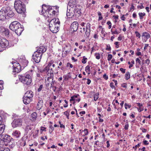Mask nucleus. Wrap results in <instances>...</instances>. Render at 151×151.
<instances>
[{
    "label": "nucleus",
    "instance_id": "1",
    "mask_svg": "<svg viewBox=\"0 0 151 151\" xmlns=\"http://www.w3.org/2000/svg\"><path fill=\"white\" fill-rule=\"evenodd\" d=\"M42 14H44L45 13H46L47 15V18L51 17V16H54L56 12L54 10L55 9L57 10V11H58L57 9H58L56 6L52 7L50 6H47L44 4L42 6Z\"/></svg>",
    "mask_w": 151,
    "mask_h": 151
},
{
    "label": "nucleus",
    "instance_id": "2",
    "mask_svg": "<svg viewBox=\"0 0 151 151\" xmlns=\"http://www.w3.org/2000/svg\"><path fill=\"white\" fill-rule=\"evenodd\" d=\"M9 27L11 30L14 32L17 35H20L23 30L21 24L17 21L12 22L10 24Z\"/></svg>",
    "mask_w": 151,
    "mask_h": 151
},
{
    "label": "nucleus",
    "instance_id": "3",
    "mask_svg": "<svg viewBox=\"0 0 151 151\" xmlns=\"http://www.w3.org/2000/svg\"><path fill=\"white\" fill-rule=\"evenodd\" d=\"M60 24V22L58 19L54 18L51 19L49 24L50 30L53 33H56L59 30Z\"/></svg>",
    "mask_w": 151,
    "mask_h": 151
},
{
    "label": "nucleus",
    "instance_id": "4",
    "mask_svg": "<svg viewBox=\"0 0 151 151\" xmlns=\"http://www.w3.org/2000/svg\"><path fill=\"white\" fill-rule=\"evenodd\" d=\"M19 81L24 84L26 85H30L32 81L31 76L28 74L19 76Z\"/></svg>",
    "mask_w": 151,
    "mask_h": 151
},
{
    "label": "nucleus",
    "instance_id": "5",
    "mask_svg": "<svg viewBox=\"0 0 151 151\" xmlns=\"http://www.w3.org/2000/svg\"><path fill=\"white\" fill-rule=\"evenodd\" d=\"M13 65V73H19L21 70V67L20 64L15 60L12 59V61L10 62Z\"/></svg>",
    "mask_w": 151,
    "mask_h": 151
},
{
    "label": "nucleus",
    "instance_id": "6",
    "mask_svg": "<svg viewBox=\"0 0 151 151\" xmlns=\"http://www.w3.org/2000/svg\"><path fill=\"white\" fill-rule=\"evenodd\" d=\"M42 53L35 51L32 55V58L36 63L40 61L42 56Z\"/></svg>",
    "mask_w": 151,
    "mask_h": 151
},
{
    "label": "nucleus",
    "instance_id": "7",
    "mask_svg": "<svg viewBox=\"0 0 151 151\" xmlns=\"http://www.w3.org/2000/svg\"><path fill=\"white\" fill-rule=\"evenodd\" d=\"M0 137L6 144L10 142L13 138L9 135L6 134H3L0 135Z\"/></svg>",
    "mask_w": 151,
    "mask_h": 151
},
{
    "label": "nucleus",
    "instance_id": "8",
    "mask_svg": "<svg viewBox=\"0 0 151 151\" xmlns=\"http://www.w3.org/2000/svg\"><path fill=\"white\" fill-rule=\"evenodd\" d=\"M22 121L21 119H15L12 122V124L13 128L20 127L22 126Z\"/></svg>",
    "mask_w": 151,
    "mask_h": 151
},
{
    "label": "nucleus",
    "instance_id": "9",
    "mask_svg": "<svg viewBox=\"0 0 151 151\" xmlns=\"http://www.w3.org/2000/svg\"><path fill=\"white\" fill-rule=\"evenodd\" d=\"M9 42L6 39L0 38V48H5L9 45Z\"/></svg>",
    "mask_w": 151,
    "mask_h": 151
},
{
    "label": "nucleus",
    "instance_id": "10",
    "mask_svg": "<svg viewBox=\"0 0 151 151\" xmlns=\"http://www.w3.org/2000/svg\"><path fill=\"white\" fill-rule=\"evenodd\" d=\"M32 128L31 125H28L26 126L25 129V135L30 136L31 135Z\"/></svg>",
    "mask_w": 151,
    "mask_h": 151
},
{
    "label": "nucleus",
    "instance_id": "11",
    "mask_svg": "<svg viewBox=\"0 0 151 151\" xmlns=\"http://www.w3.org/2000/svg\"><path fill=\"white\" fill-rule=\"evenodd\" d=\"M78 24L76 21L74 22L70 25L71 30L73 32H76L78 28Z\"/></svg>",
    "mask_w": 151,
    "mask_h": 151
},
{
    "label": "nucleus",
    "instance_id": "12",
    "mask_svg": "<svg viewBox=\"0 0 151 151\" xmlns=\"http://www.w3.org/2000/svg\"><path fill=\"white\" fill-rule=\"evenodd\" d=\"M23 101L24 103L26 104H27L30 103L32 101L33 98L28 96L25 94L23 97Z\"/></svg>",
    "mask_w": 151,
    "mask_h": 151
},
{
    "label": "nucleus",
    "instance_id": "13",
    "mask_svg": "<svg viewBox=\"0 0 151 151\" xmlns=\"http://www.w3.org/2000/svg\"><path fill=\"white\" fill-rule=\"evenodd\" d=\"M44 71H46L47 73H53L52 68V63H49L48 65L44 69Z\"/></svg>",
    "mask_w": 151,
    "mask_h": 151
},
{
    "label": "nucleus",
    "instance_id": "14",
    "mask_svg": "<svg viewBox=\"0 0 151 151\" xmlns=\"http://www.w3.org/2000/svg\"><path fill=\"white\" fill-rule=\"evenodd\" d=\"M73 8H71L70 9H67V16L69 18L72 17L75 14Z\"/></svg>",
    "mask_w": 151,
    "mask_h": 151
},
{
    "label": "nucleus",
    "instance_id": "15",
    "mask_svg": "<svg viewBox=\"0 0 151 151\" xmlns=\"http://www.w3.org/2000/svg\"><path fill=\"white\" fill-rule=\"evenodd\" d=\"M24 4H23L19 6L18 8L15 9L18 13L21 14L24 12L25 10L24 7Z\"/></svg>",
    "mask_w": 151,
    "mask_h": 151
},
{
    "label": "nucleus",
    "instance_id": "16",
    "mask_svg": "<svg viewBox=\"0 0 151 151\" xmlns=\"http://www.w3.org/2000/svg\"><path fill=\"white\" fill-rule=\"evenodd\" d=\"M23 2H22L20 0H16L14 2V7L15 9H16L19 7L23 4Z\"/></svg>",
    "mask_w": 151,
    "mask_h": 151
},
{
    "label": "nucleus",
    "instance_id": "17",
    "mask_svg": "<svg viewBox=\"0 0 151 151\" xmlns=\"http://www.w3.org/2000/svg\"><path fill=\"white\" fill-rule=\"evenodd\" d=\"M9 9V6H5L3 7L1 10L0 11H1L3 13L2 14L5 16H7V11H8Z\"/></svg>",
    "mask_w": 151,
    "mask_h": 151
},
{
    "label": "nucleus",
    "instance_id": "18",
    "mask_svg": "<svg viewBox=\"0 0 151 151\" xmlns=\"http://www.w3.org/2000/svg\"><path fill=\"white\" fill-rule=\"evenodd\" d=\"M43 104V101L41 99H39L37 106V109L38 110H40L42 107Z\"/></svg>",
    "mask_w": 151,
    "mask_h": 151
},
{
    "label": "nucleus",
    "instance_id": "19",
    "mask_svg": "<svg viewBox=\"0 0 151 151\" xmlns=\"http://www.w3.org/2000/svg\"><path fill=\"white\" fill-rule=\"evenodd\" d=\"M47 50V48L44 46H40L36 51L37 52H42V54L45 52Z\"/></svg>",
    "mask_w": 151,
    "mask_h": 151
},
{
    "label": "nucleus",
    "instance_id": "20",
    "mask_svg": "<svg viewBox=\"0 0 151 151\" xmlns=\"http://www.w3.org/2000/svg\"><path fill=\"white\" fill-rule=\"evenodd\" d=\"M14 15V14L13 12L11 10V9L9 7V9L8 11H7V19L9 18H11L13 17Z\"/></svg>",
    "mask_w": 151,
    "mask_h": 151
},
{
    "label": "nucleus",
    "instance_id": "21",
    "mask_svg": "<svg viewBox=\"0 0 151 151\" xmlns=\"http://www.w3.org/2000/svg\"><path fill=\"white\" fill-rule=\"evenodd\" d=\"M20 134V132L19 131L16 130L12 133V134L15 138H18L19 137Z\"/></svg>",
    "mask_w": 151,
    "mask_h": 151
},
{
    "label": "nucleus",
    "instance_id": "22",
    "mask_svg": "<svg viewBox=\"0 0 151 151\" xmlns=\"http://www.w3.org/2000/svg\"><path fill=\"white\" fill-rule=\"evenodd\" d=\"M53 81H52L51 79H47V81H45V85L47 89H49V88H48V87L50 85L51 83Z\"/></svg>",
    "mask_w": 151,
    "mask_h": 151
},
{
    "label": "nucleus",
    "instance_id": "23",
    "mask_svg": "<svg viewBox=\"0 0 151 151\" xmlns=\"http://www.w3.org/2000/svg\"><path fill=\"white\" fill-rule=\"evenodd\" d=\"M25 94L28 96L30 97H31V98H33V97L34 96V93L33 92L31 91H28L25 93Z\"/></svg>",
    "mask_w": 151,
    "mask_h": 151
},
{
    "label": "nucleus",
    "instance_id": "24",
    "mask_svg": "<svg viewBox=\"0 0 151 151\" xmlns=\"http://www.w3.org/2000/svg\"><path fill=\"white\" fill-rule=\"evenodd\" d=\"M74 9V12H75V14L76 15H80V14L81 13V10L80 9H76L75 8H73Z\"/></svg>",
    "mask_w": 151,
    "mask_h": 151
},
{
    "label": "nucleus",
    "instance_id": "25",
    "mask_svg": "<svg viewBox=\"0 0 151 151\" xmlns=\"http://www.w3.org/2000/svg\"><path fill=\"white\" fill-rule=\"evenodd\" d=\"M5 126L4 124L0 125V135H2L1 134L4 132Z\"/></svg>",
    "mask_w": 151,
    "mask_h": 151
},
{
    "label": "nucleus",
    "instance_id": "26",
    "mask_svg": "<svg viewBox=\"0 0 151 151\" xmlns=\"http://www.w3.org/2000/svg\"><path fill=\"white\" fill-rule=\"evenodd\" d=\"M37 116V114L36 112H34L31 114L32 120L33 121H35Z\"/></svg>",
    "mask_w": 151,
    "mask_h": 151
},
{
    "label": "nucleus",
    "instance_id": "27",
    "mask_svg": "<svg viewBox=\"0 0 151 151\" xmlns=\"http://www.w3.org/2000/svg\"><path fill=\"white\" fill-rule=\"evenodd\" d=\"M142 36L144 37L145 38L148 39L150 37V35L149 33L146 32H145L142 33Z\"/></svg>",
    "mask_w": 151,
    "mask_h": 151
},
{
    "label": "nucleus",
    "instance_id": "28",
    "mask_svg": "<svg viewBox=\"0 0 151 151\" xmlns=\"http://www.w3.org/2000/svg\"><path fill=\"white\" fill-rule=\"evenodd\" d=\"M3 13L1 11H0V20H4L6 19H7V16H5L2 14Z\"/></svg>",
    "mask_w": 151,
    "mask_h": 151
},
{
    "label": "nucleus",
    "instance_id": "29",
    "mask_svg": "<svg viewBox=\"0 0 151 151\" xmlns=\"http://www.w3.org/2000/svg\"><path fill=\"white\" fill-rule=\"evenodd\" d=\"M138 106H139V109H138V111L139 112H140L143 110V109L142 108V104L140 103H137Z\"/></svg>",
    "mask_w": 151,
    "mask_h": 151
},
{
    "label": "nucleus",
    "instance_id": "30",
    "mask_svg": "<svg viewBox=\"0 0 151 151\" xmlns=\"http://www.w3.org/2000/svg\"><path fill=\"white\" fill-rule=\"evenodd\" d=\"M68 47L67 46H66L63 49V50H65V55H67V54L69 53L70 51V48L69 49H68V50L66 49V48Z\"/></svg>",
    "mask_w": 151,
    "mask_h": 151
},
{
    "label": "nucleus",
    "instance_id": "31",
    "mask_svg": "<svg viewBox=\"0 0 151 151\" xmlns=\"http://www.w3.org/2000/svg\"><path fill=\"white\" fill-rule=\"evenodd\" d=\"M47 76L48 77L47 79H52V81H53V74L51 73H47Z\"/></svg>",
    "mask_w": 151,
    "mask_h": 151
},
{
    "label": "nucleus",
    "instance_id": "32",
    "mask_svg": "<svg viewBox=\"0 0 151 151\" xmlns=\"http://www.w3.org/2000/svg\"><path fill=\"white\" fill-rule=\"evenodd\" d=\"M99 92H97L94 95L93 99L94 100L96 101L99 98Z\"/></svg>",
    "mask_w": 151,
    "mask_h": 151
},
{
    "label": "nucleus",
    "instance_id": "33",
    "mask_svg": "<svg viewBox=\"0 0 151 151\" xmlns=\"http://www.w3.org/2000/svg\"><path fill=\"white\" fill-rule=\"evenodd\" d=\"M130 78V73L129 72H126L125 75V78L126 80L129 79Z\"/></svg>",
    "mask_w": 151,
    "mask_h": 151
},
{
    "label": "nucleus",
    "instance_id": "34",
    "mask_svg": "<svg viewBox=\"0 0 151 151\" xmlns=\"http://www.w3.org/2000/svg\"><path fill=\"white\" fill-rule=\"evenodd\" d=\"M86 30H91V25L89 23H88L86 25Z\"/></svg>",
    "mask_w": 151,
    "mask_h": 151
},
{
    "label": "nucleus",
    "instance_id": "35",
    "mask_svg": "<svg viewBox=\"0 0 151 151\" xmlns=\"http://www.w3.org/2000/svg\"><path fill=\"white\" fill-rule=\"evenodd\" d=\"M139 17L140 19H142L143 18V16H145V13L144 12L143 13L139 12Z\"/></svg>",
    "mask_w": 151,
    "mask_h": 151
},
{
    "label": "nucleus",
    "instance_id": "36",
    "mask_svg": "<svg viewBox=\"0 0 151 151\" xmlns=\"http://www.w3.org/2000/svg\"><path fill=\"white\" fill-rule=\"evenodd\" d=\"M85 70L86 72H88V74H89L90 71V66L88 65L85 68Z\"/></svg>",
    "mask_w": 151,
    "mask_h": 151
},
{
    "label": "nucleus",
    "instance_id": "37",
    "mask_svg": "<svg viewBox=\"0 0 151 151\" xmlns=\"http://www.w3.org/2000/svg\"><path fill=\"white\" fill-rule=\"evenodd\" d=\"M22 63L24 66L26 67V66H27V65L28 64V62L26 60H23L22 62Z\"/></svg>",
    "mask_w": 151,
    "mask_h": 151
},
{
    "label": "nucleus",
    "instance_id": "38",
    "mask_svg": "<svg viewBox=\"0 0 151 151\" xmlns=\"http://www.w3.org/2000/svg\"><path fill=\"white\" fill-rule=\"evenodd\" d=\"M9 34V30L8 29H6L5 31L2 34L5 36H8Z\"/></svg>",
    "mask_w": 151,
    "mask_h": 151
},
{
    "label": "nucleus",
    "instance_id": "39",
    "mask_svg": "<svg viewBox=\"0 0 151 151\" xmlns=\"http://www.w3.org/2000/svg\"><path fill=\"white\" fill-rule=\"evenodd\" d=\"M91 30H86L85 33V35L87 37H88L89 36Z\"/></svg>",
    "mask_w": 151,
    "mask_h": 151
},
{
    "label": "nucleus",
    "instance_id": "40",
    "mask_svg": "<svg viewBox=\"0 0 151 151\" xmlns=\"http://www.w3.org/2000/svg\"><path fill=\"white\" fill-rule=\"evenodd\" d=\"M6 28L3 27H0V32L3 34L6 29Z\"/></svg>",
    "mask_w": 151,
    "mask_h": 151
},
{
    "label": "nucleus",
    "instance_id": "41",
    "mask_svg": "<svg viewBox=\"0 0 151 151\" xmlns=\"http://www.w3.org/2000/svg\"><path fill=\"white\" fill-rule=\"evenodd\" d=\"M54 129V127L52 126V125H51L50 126V129L49 130V132L50 133H51L52 131Z\"/></svg>",
    "mask_w": 151,
    "mask_h": 151
},
{
    "label": "nucleus",
    "instance_id": "42",
    "mask_svg": "<svg viewBox=\"0 0 151 151\" xmlns=\"http://www.w3.org/2000/svg\"><path fill=\"white\" fill-rule=\"evenodd\" d=\"M141 143H138L137 145H135V146L133 147V148L135 150H136L137 147H139L140 146Z\"/></svg>",
    "mask_w": 151,
    "mask_h": 151
},
{
    "label": "nucleus",
    "instance_id": "43",
    "mask_svg": "<svg viewBox=\"0 0 151 151\" xmlns=\"http://www.w3.org/2000/svg\"><path fill=\"white\" fill-rule=\"evenodd\" d=\"M111 34H112V35H114V34H118L119 33V32H118L116 30L115 31H112V29L111 30Z\"/></svg>",
    "mask_w": 151,
    "mask_h": 151
},
{
    "label": "nucleus",
    "instance_id": "44",
    "mask_svg": "<svg viewBox=\"0 0 151 151\" xmlns=\"http://www.w3.org/2000/svg\"><path fill=\"white\" fill-rule=\"evenodd\" d=\"M85 27L83 28V29L81 27L80 28V32L81 33H82L84 32L85 31Z\"/></svg>",
    "mask_w": 151,
    "mask_h": 151
},
{
    "label": "nucleus",
    "instance_id": "45",
    "mask_svg": "<svg viewBox=\"0 0 151 151\" xmlns=\"http://www.w3.org/2000/svg\"><path fill=\"white\" fill-rule=\"evenodd\" d=\"M126 121H127V122H126V124L124 126V129L126 130H127L128 129V127H129V124H128V122H127V120H126Z\"/></svg>",
    "mask_w": 151,
    "mask_h": 151
},
{
    "label": "nucleus",
    "instance_id": "46",
    "mask_svg": "<svg viewBox=\"0 0 151 151\" xmlns=\"http://www.w3.org/2000/svg\"><path fill=\"white\" fill-rule=\"evenodd\" d=\"M135 33L136 35V36L138 37V38H140L141 35L137 31L135 32Z\"/></svg>",
    "mask_w": 151,
    "mask_h": 151
},
{
    "label": "nucleus",
    "instance_id": "47",
    "mask_svg": "<svg viewBox=\"0 0 151 151\" xmlns=\"http://www.w3.org/2000/svg\"><path fill=\"white\" fill-rule=\"evenodd\" d=\"M143 3H141L140 4L141 5V6H137V8L138 9L140 8V9H142L144 8V7L143 6Z\"/></svg>",
    "mask_w": 151,
    "mask_h": 151
},
{
    "label": "nucleus",
    "instance_id": "48",
    "mask_svg": "<svg viewBox=\"0 0 151 151\" xmlns=\"http://www.w3.org/2000/svg\"><path fill=\"white\" fill-rule=\"evenodd\" d=\"M106 50L109 51H110L111 50V48L109 45L108 44L106 45Z\"/></svg>",
    "mask_w": 151,
    "mask_h": 151
},
{
    "label": "nucleus",
    "instance_id": "49",
    "mask_svg": "<svg viewBox=\"0 0 151 151\" xmlns=\"http://www.w3.org/2000/svg\"><path fill=\"white\" fill-rule=\"evenodd\" d=\"M0 151H10V150L8 148H4L3 149V148H1L0 149Z\"/></svg>",
    "mask_w": 151,
    "mask_h": 151
},
{
    "label": "nucleus",
    "instance_id": "50",
    "mask_svg": "<svg viewBox=\"0 0 151 151\" xmlns=\"http://www.w3.org/2000/svg\"><path fill=\"white\" fill-rule=\"evenodd\" d=\"M112 56L111 54H109L108 55L107 60L108 61H110L112 58Z\"/></svg>",
    "mask_w": 151,
    "mask_h": 151
},
{
    "label": "nucleus",
    "instance_id": "51",
    "mask_svg": "<svg viewBox=\"0 0 151 151\" xmlns=\"http://www.w3.org/2000/svg\"><path fill=\"white\" fill-rule=\"evenodd\" d=\"M55 82V81H53V82H52L51 83H50V87H52V88H54V87H56V86H55V84H54V83Z\"/></svg>",
    "mask_w": 151,
    "mask_h": 151
},
{
    "label": "nucleus",
    "instance_id": "52",
    "mask_svg": "<svg viewBox=\"0 0 151 151\" xmlns=\"http://www.w3.org/2000/svg\"><path fill=\"white\" fill-rule=\"evenodd\" d=\"M95 56L97 59H99L100 58V55L99 53H96Z\"/></svg>",
    "mask_w": 151,
    "mask_h": 151
},
{
    "label": "nucleus",
    "instance_id": "53",
    "mask_svg": "<svg viewBox=\"0 0 151 151\" xmlns=\"http://www.w3.org/2000/svg\"><path fill=\"white\" fill-rule=\"evenodd\" d=\"M110 86L113 89V88H114L115 89V86L114 85V83H112V82H111L110 83Z\"/></svg>",
    "mask_w": 151,
    "mask_h": 151
},
{
    "label": "nucleus",
    "instance_id": "54",
    "mask_svg": "<svg viewBox=\"0 0 151 151\" xmlns=\"http://www.w3.org/2000/svg\"><path fill=\"white\" fill-rule=\"evenodd\" d=\"M83 58L82 59V62L83 63L85 64L86 62V60L87 58H84L85 56H84Z\"/></svg>",
    "mask_w": 151,
    "mask_h": 151
},
{
    "label": "nucleus",
    "instance_id": "55",
    "mask_svg": "<svg viewBox=\"0 0 151 151\" xmlns=\"http://www.w3.org/2000/svg\"><path fill=\"white\" fill-rule=\"evenodd\" d=\"M83 132H84V136L88 135V129H84V130L83 131Z\"/></svg>",
    "mask_w": 151,
    "mask_h": 151
},
{
    "label": "nucleus",
    "instance_id": "56",
    "mask_svg": "<svg viewBox=\"0 0 151 151\" xmlns=\"http://www.w3.org/2000/svg\"><path fill=\"white\" fill-rule=\"evenodd\" d=\"M43 85H41L39 87V88L37 89V91L38 92H40L42 90V88H43Z\"/></svg>",
    "mask_w": 151,
    "mask_h": 151
},
{
    "label": "nucleus",
    "instance_id": "57",
    "mask_svg": "<svg viewBox=\"0 0 151 151\" xmlns=\"http://www.w3.org/2000/svg\"><path fill=\"white\" fill-rule=\"evenodd\" d=\"M143 143L144 145H149V142H148V141H147V140H144L143 141Z\"/></svg>",
    "mask_w": 151,
    "mask_h": 151
},
{
    "label": "nucleus",
    "instance_id": "58",
    "mask_svg": "<svg viewBox=\"0 0 151 151\" xmlns=\"http://www.w3.org/2000/svg\"><path fill=\"white\" fill-rule=\"evenodd\" d=\"M119 42H116L114 43V44L116 45V47L118 48L119 47Z\"/></svg>",
    "mask_w": 151,
    "mask_h": 151
},
{
    "label": "nucleus",
    "instance_id": "59",
    "mask_svg": "<svg viewBox=\"0 0 151 151\" xmlns=\"http://www.w3.org/2000/svg\"><path fill=\"white\" fill-rule=\"evenodd\" d=\"M141 61L138 58H137L136 59V62L137 63H138L140 65L141 64Z\"/></svg>",
    "mask_w": 151,
    "mask_h": 151
},
{
    "label": "nucleus",
    "instance_id": "60",
    "mask_svg": "<svg viewBox=\"0 0 151 151\" xmlns=\"http://www.w3.org/2000/svg\"><path fill=\"white\" fill-rule=\"evenodd\" d=\"M24 4H27L28 3L29 0H21Z\"/></svg>",
    "mask_w": 151,
    "mask_h": 151
},
{
    "label": "nucleus",
    "instance_id": "61",
    "mask_svg": "<svg viewBox=\"0 0 151 151\" xmlns=\"http://www.w3.org/2000/svg\"><path fill=\"white\" fill-rule=\"evenodd\" d=\"M120 70L121 71V72L124 73L125 72L126 69H123L122 68H120Z\"/></svg>",
    "mask_w": 151,
    "mask_h": 151
},
{
    "label": "nucleus",
    "instance_id": "62",
    "mask_svg": "<svg viewBox=\"0 0 151 151\" xmlns=\"http://www.w3.org/2000/svg\"><path fill=\"white\" fill-rule=\"evenodd\" d=\"M43 131H46V128L45 127H41V132L42 131V132Z\"/></svg>",
    "mask_w": 151,
    "mask_h": 151
},
{
    "label": "nucleus",
    "instance_id": "63",
    "mask_svg": "<svg viewBox=\"0 0 151 151\" xmlns=\"http://www.w3.org/2000/svg\"><path fill=\"white\" fill-rule=\"evenodd\" d=\"M103 77L106 80H107V79L108 78V76H107L105 74L103 75Z\"/></svg>",
    "mask_w": 151,
    "mask_h": 151
},
{
    "label": "nucleus",
    "instance_id": "64",
    "mask_svg": "<svg viewBox=\"0 0 151 151\" xmlns=\"http://www.w3.org/2000/svg\"><path fill=\"white\" fill-rule=\"evenodd\" d=\"M122 86L123 88H127V85L126 83H123L122 85Z\"/></svg>",
    "mask_w": 151,
    "mask_h": 151
}]
</instances>
